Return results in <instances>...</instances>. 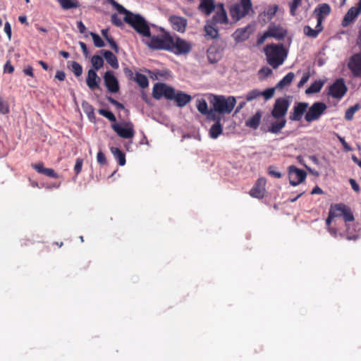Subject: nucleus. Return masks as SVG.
<instances>
[{"mask_svg": "<svg viewBox=\"0 0 361 361\" xmlns=\"http://www.w3.org/2000/svg\"><path fill=\"white\" fill-rule=\"evenodd\" d=\"M267 63L273 68H277L282 65L286 58L287 53L282 44H267L264 49Z\"/></svg>", "mask_w": 361, "mask_h": 361, "instance_id": "1", "label": "nucleus"}, {"mask_svg": "<svg viewBox=\"0 0 361 361\" xmlns=\"http://www.w3.org/2000/svg\"><path fill=\"white\" fill-rule=\"evenodd\" d=\"M209 102L212 106L218 111L219 114H230L234 109L236 99L233 96L225 97L223 95L211 94Z\"/></svg>", "mask_w": 361, "mask_h": 361, "instance_id": "2", "label": "nucleus"}, {"mask_svg": "<svg viewBox=\"0 0 361 361\" xmlns=\"http://www.w3.org/2000/svg\"><path fill=\"white\" fill-rule=\"evenodd\" d=\"M124 15L123 20L133 27L137 33L144 37H151L149 26L143 17L138 14H133L129 11H127Z\"/></svg>", "mask_w": 361, "mask_h": 361, "instance_id": "3", "label": "nucleus"}, {"mask_svg": "<svg viewBox=\"0 0 361 361\" xmlns=\"http://www.w3.org/2000/svg\"><path fill=\"white\" fill-rule=\"evenodd\" d=\"M172 44V36L165 33L161 36H152L147 45L152 49L170 51Z\"/></svg>", "mask_w": 361, "mask_h": 361, "instance_id": "4", "label": "nucleus"}, {"mask_svg": "<svg viewBox=\"0 0 361 361\" xmlns=\"http://www.w3.org/2000/svg\"><path fill=\"white\" fill-rule=\"evenodd\" d=\"M251 9V0H240V3L235 4L230 8V15L234 20L238 21L247 15Z\"/></svg>", "mask_w": 361, "mask_h": 361, "instance_id": "5", "label": "nucleus"}, {"mask_svg": "<svg viewBox=\"0 0 361 361\" xmlns=\"http://www.w3.org/2000/svg\"><path fill=\"white\" fill-rule=\"evenodd\" d=\"M111 127L121 138L132 139L135 136L134 125L130 121L112 123Z\"/></svg>", "mask_w": 361, "mask_h": 361, "instance_id": "6", "label": "nucleus"}, {"mask_svg": "<svg viewBox=\"0 0 361 361\" xmlns=\"http://www.w3.org/2000/svg\"><path fill=\"white\" fill-rule=\"evenodd\" d=\"M192 49V44L178 36H172V44L169 51L176 55L188 54Z\"/></svg>", "mask_w": 361, "mask_h": 361, "instance_id": "7", "label": "nucleus"}, {"mask_svg": "<svg viewBox=\"0 0 361 361\" xmlns=\"http://www.w3.org/2000/svg\"><path fill=\"white\" fill-rule=\"evenodd\" d=\"M327 106L321 102H314L307 111L305 115V119L307 122L310 123L319 119L321 116L324 113Z\"/></svg>", "mask_w": 361, "mask_h": 361, "instance_id": "8", "label": "nucleus"}, {"mask_svg": "<svg viewBox=\"0 0 361 361\" xmlns=\"http://www.w3.org/2000/svg\"><path fill=\"white\" fill-rule=\"evenodd\" d=\"M290 106L289 101L284 97H280L276 99L271 111V116L274 118H285Z\"/></svg>", "mask_w": 361, "mask_h": 361, "instance_id": "9", "label": "nucleus"}, {"mask_svg": "<svg viewBox=\"0 0 361 361\" xmlns=\"http://www.w3.org/2000/svg\"><path fill=\"white\" fill-rule=\"evenodd\" d=\"M173 88L168 86L165 83H156L152 90V96L156 99H160L165 97L169 100L173 99Z\"/></svg>", "mask_w": 361, "mask_h": 361, "instance_id": "10", "label": "nucleus"}, {"mask_svg": "<svg viewBox=\"0 0 361 361\" xmlns=\"http://www.w3.org/2000/svg\"><path fill=\"white\" fill-rule=\"evenodd\" d=\"M348 88L343 78L336 80L329 86L328 94L336 99H341L347 92Z\"/></svg>", "mask_w": 361, "mask_h": 361, "instance_id": "11", "label": "nucleus"}, {"mask_svg": "<svg viewBox=\"0 0 361 361\" xmlns=\"http://www.w3.org/2000/svg\"><path fill=\"white\" fill-rule=\"evenodd\" d=\"M288 171L289 183L293 186H296L302 183L307 176V173L304 170L300 169L293 165L288 167Z\"/></svg>", "mask_w": 361, "mask_h": 361, "instance_id": "12", "label": "nucleus"}, {"mask_svg": "<svg viewBox=\"0 0 361 361\" xmlns=\"http://www.w3.org/2000/svg\"><path fill=\"white\" fill-rule=\"evenodd\" d=\"M267 180L265 178H259L252 189L250 190L249 194L250 196L257 199H262L264 197L266 193L265 185Z\"/></svg>", "mask_w": 361, "mask_h": 361, "instance_id": "13", "label": "nucleus"}, {"mask_svg": "<svg viewBox=\"0 0 361 361\" xmlns=\"http://www.w3.org/2000/svg\"><path fill=\"white\" fill-rule=\"evenodd\" d=\"M348 67L355 78H361V54H355L351 56Z\"/></svg>", "mask_w": 361, "mask_h": 361, "instance_id": "14", "label": "nucleus"}, {"mask_svg": "<svg viewBox=\"0 0 361 361\" xmlns=\"http://www.w3.org/2000/svg\"><path fill=\"white\" fill-rule=\"evenodd\" d=\"M361 11V1H359L357 6L351 7L344 16L341 25L343 27L348 26L357 18Z\"/></svg>", "mask_w": 361, "mask_h": 361, "instance_id": "15", "label": "nucleus"}, {"mask_svg": "<svg viewBox=\"0 0 361 361\" xmlns=\"http://www.w3.org/2000/svg\"><path fill=\"white\" fill-rule=\"evenodd\" d=\"M308 104L306 102H298L293 109V111L290 113L289 119L290 121H299L302 119L305 112H307Z\"/></svg>", "mask_w": 361, "mask_h": 361, "instance_id": "16", "label": "nucleus"}, {"mask_svg": "<svg viewBox=\"0 0 361 361\" xmlns=\"http://www.w3.org/2000/svg\"><path fill=\"white\" fill-rule=\"evenodd\" d=\"M104 83L110 92L116 93L119 90L118 80L111 71H107L104 76Z\"/></svg>", "mask_w": 361, "mask_h": 361, "instance_id": "17", "label": "nucleus"}, {"mask_svg": "<svg viewBox=\"0 0 361 361\" xmlns=\"http://www.w3.org/2000/svg\"><path fill=\"white\" fill-rule=\"evenodd\" d=\"M172 27L174 30L180 32H184L187 26V20L180 16H172L169 18Z\"/></svg>", "mask_w": 361, "mask_h": 361, "instance_id": "18", "label": "nucleus"}, {"mask_svg": "<svg viewBox=\"0 0 361 361\" xmlns=\"http://www.w3.org/2000/svg\"><path fill=\"white\" fill-rule=\"evenodd\" d=\"M101 82L100 78L97 75L96 71L93 69H90L87 72V77L86 79L87 85L91 90L99 89V82Z\"/></svg>", "mask_w": 361, "mask_h": 361, "instance_id": "19", "label": "nucleus"}, {"mask_svg": "<svg viewBox=\"0 0 361 361\" xmlns=\"http://www.w3.org/2000/svg\"><path fill=\"white\" fill-rule=\"evenodd\" d=\"M33 168L38 173L43 174L47 177L53 178H59V176L54 171V169L50 168H45L42 162H38L36 164H31Z\"/></svg>", "mask_w": 361, "mask_h": 361, "instance_id": "20", "label": "nucleus"}, {"mask_svg": "<svg viewBox=\"0 0 361 361\" xmlns=\"http://www.w3.org/2000/svg\"><path fill=\"white\" fill-rule=\"evenodd\" d=\"M33 168L38 173L43 174L47 177L53 178H59V176L54 171V169L50 168H45L42 162H38L36 164H31Z\"/></svg>", "mask_w": 361, "mask_h": 361, "instance_id": "21", "label": "nucleus"}, {"mask_svg": "<svg viewBox=\"0 0 361 361\" xmlns=\"http://www.w3.org/2000/svg\"><path fill=\"white\" fill-rule=\"evenodd\" d=\"M173 99L174 100L176 105L179 107H183L185 106L188 103H189L192 99L190 94L184 93L181 91L176 92L173 88Z\"/></svg>", "mask_w": 361, "mask_h": 361, "instance_id": "22", "label": "nucleus"}, {"mask_svg": "<svg viewBox=\"0 0 361 361\" xmlns=\"http://www.w3.org/2000/svg\"><path fill=\"white\" fill-rule=\"evenodd\" d=\"M250 27L247 25L245 27L237 29L233 34L234 40L237 42H242L247 40L250 35Z\"/></svg>", "mask_w": 361, "mask_h": 361, "instance_id": "23", "label": "nucleus"}, {"mask_svg": "<svg viewBox=\"0 0 361 361\" xmlns=\"http://www.w3.org/2000/svg\"><path fill=\"white\" fill-rule=\"evenodd\" d=\"M216 8L217 11L212 18L213 22L214 23L226 24L228 23V17L224 8V4H219Z\"/></svg>", "mask_w": 361, "mask_h": 361, "instance_id": "24", "label": "nucleus"}, {"mask_svg": "<svg viewBox=\"0 0 361 361\" xmlns=\"http://www.w3.org/2000/svg\"><path fill=\"white\" fill-rule=\"evenodd\" d=\"M330 13L331 7L328 4H320L314 11V13L317 16V22H319V19L320 18L322 25L324 17L329 16Z\"/></svg>", "mask_w": 361, "mask_h": 361, "instance_id": "25", "label": "nucleus"}, {"mask_svg": "<svg viewBox=\"0 0 361 361\" xmlns=\"http://www.w3.org/2000/svg\"><path fill=\"white\" fill-rule=\"evenodd\" d=\"M323 30V26L321 24V19H319V22H317L315 29H312L309 25H305L303 27L304 34L310 38H317L318 35Z\"/></svg>", "mask_w": 361, "mask_h": 361, "instance_id": "26", "label": "nucleus"}, {"mask_svg": "<svg viewBox=\"0 0 361 361\" xmlns=\"http://www.w3.org/2000/svg\"><path fill=\"white\" fill-rule=\"evenodd\" d=\"M215 7L214 0H201L198 8L205 15L209 16L214 11Z\"/></svg>", "mask_w": 361, "mask_h": 361, "instance_id": "27", "label": "nucleus"}, {"mask_svg": "<svg viewBox=\"0 0 361 361\" xmlns=\"http://www.w3.org/2000/svg\"><path fill=\"white\" fill-rule=\"evenodd\" d=\"M101 53L104 56L106 62L114 69H117L119 67L117 57L111 51L108 50H102Z\"/></svg>", "mask_w": 361, "mask_h": 361, "instance_id": "28", "label": "nucleus"}, {"mask_svg": "<svg viewBox=\"0 0 361 361\" xmlns=\"http://www.w3.org/2000/svg\"><path fill=\"white\" fill-rule=\"evenodd\" d=\"M277 121L272 122L269 128V132L278 134L285 127L286 119L285 118H276Z\"/></svg>", "mask_w": 361, "mask_h": 361, "instance_id": "29", "label": "nucleus"}, {"mask_svg": "<svg viewBox=\"0 0 361 361\" xmlns=\"http://www.w3.org/2000/svg\"><path fill=\"white\" fill-rule=\"evenodd\" d=\"M262 116V114L261 111H257L254 116H252L245 121V126L247 127L256 130L260 124Z\"/></svg>", "mask_w": 361, "mask_h": 361, "instance_id": "30", "label": "nucleus"}, {"mask_svg": "<svg viewBox=\"0 0 361 361\" xmlns=\"http://www.w3.org/2000/svg\"><path fill=\"white\" fill-rule=\"evenodd\" d=\"M267 31L270 37H274L277 39H281L286 35V32L279 27H269Z\"/></svg>", "mask_w": 361, "mask_h": 361, "instance_id": "31", "label": "nucleus"}, {"mask_svg": "<svg viewBox=\"0 0 361 361\" xmlns=\"http://www.w3.org/2000/svg\"><path fill=\"white\" fill-rule=\"evenodd\" d=\"M111 152L113 154L114 158L118 161L120 166H124L126 164V156L125 154L117 147H111Z\"/></svg>", "mask_w": 361, "mask_h": 361, "instance_id": "32", "label": "nucleus"}, {"mask_svg": "<svg viewBox=\"0 0 361 361\" xmlns=\"http://www.w3.org/2000/svg\"><path fill=\"white\" fill-rule=\"evenodd\" d=\"M324 85V81L319 80L314 81L310 86L305 90V93L311 94L319 92Z\"/></svg>", "mask_w": 361, "mask_h": 361, "instance_id": "33", "label": "nucleus"}, {"mask_svg": "<svg viewBox=\"0 0 361 361\" xmlns=\"http://www.w3.org/2000/svg\"><path fill=\"white\" fill-rule=\"evenodd\" d=\"M223 132V127L221 122L214 123L210 128L209 136L212 139H216Z\"/></svg>", "mask_w": 361, "mask_h": 361, "instance_id": "34", "label": "nucleus"}, {"mask_svg": "<svg viewBox=\"0 0 361 361\" xmlns=\"http://www.w3.org/2000/svg\"><path fill=\"white\" fill-rule=\"evenodd\" d=\"M82 108L90 121H92L95 118L94 108L92 104L86 101H84L82 103Z\"/></svg>", "mask_w": 361, "mask_h": 361, "instance_id": "35", "label": "nucleus"}, {"mask_svg": "<svg viewBox=\"0 0 361 361\" xmlns=\"http://www.w3.org/2000/svg\"><path fill=\"white\" fill-rule=\"evenodd\" d=\"M347 207L348 206L345 204L339 203L331 205L329 210L336 217H339L341 216L342 213L344 212L343 210H345Z\"/></svg>", "mask_w": 361, "mask_h": 361, "instance_id": "36", "label": "nucleus"}, {"mask_svg": "<svg viewBox=\"0 0 361 361\" xmlns=\"http://www.w3.org/2000/svg\"><path fill=\"white\" fill-rule=\"evenodd\" d=\"M294 77V73L293 72H289L278 82L276 87L282 89L286 86H288L292 82Z\"/></svg>", "mask_w": 361, "mask_h": 361, "instance_id": "37", "label": "nucleus"}, {"mask_svg": "<svg viewBox=\"0 0 361 361\" xmlns=\"http://www.w3.org/2000/svg\"><path fill=\"white\" fill-rule=\"evenodd\" d=\"M134 80L137 83V85L145 89L148 87L149 81L146 75L144 74L136 73L135 76L134 78Z\"/></svg>", "mask_w": 361, "mask_h": 361, "instance_id": "38", "label": "nucleus"}, {"mask_svg": "<svg viewBox=\"0 0 361 361\" xmlns=\"http://www.w3.org/2000/svg\"><path fill=\"white\" fill-rule=\"evenodd\" d=\"M59 2L61 7L66 10L78 8L80 6V3L77 0H59Z\"/></svg>", "mask_w": 361, "mask_h": 361, "instance_id": "39", "label": "nucleus"}, {"mask_svg": "<svg viewBox=\"0 0 361 361\" xmlns=\"http://www.w3.org/2000/svg\"><path fill=\"white\" fill-rule=\"evenodd\" d=\"M221 114L219 113L218 111H215V109L212 107L209 109V112L205 115L207 116V118L209 121H212L214 123L221 122Z\"/></svg>", "mask_w": 361, "mask_h": 361, "instance_id": "40", "label": "nucleus"}, {"mask_svg": "<svg viewBox=\"0 0 361 361\" xmlns=\"http://www.w3.org/2000/svg\"><path fill=\"white\" fill-rule=\"evenodd\" d=\"M91 63L93 70L98 71L104 66V60L102 56L99 55H94L91 59Z\"/></svg>", "mask_w": 361, "mask_h": 361, "instance_id": "41", "label": "nucleus"}, {"mask_svg": "<svg viewBox=\"0 0 361 361\" xmlns=\"http://www.w3.org/2000/svg\"><path fill=\"white\" fill-rule=\"evenodd\" d=\"M204 30L206 32L205 36L210 39H215L218 37V30L214 26L211 25H206L204 26Z\"/></svg>", "mask_w": 361, "mask_h": 361, "instance_id": "42", "label": "nucleus"}, {"mask_svg": "<svg viewBox=\"0 0 361 361\" xmlns=\"http://www.w3.org/2000/svg\"><path fill=\"white\" fill-rule=\"evenodd\" d=\"M68 68H71V70L76 77H80L82 73V66L76 61L71 62V65L68 66Z\"/></svg>", "mask_w": 361, "mask_h": 361, "instance_id": "43", "label": "nucleus"}, {"mask_svg": "<svg viewBox=\"0 0 361 361\" xmlns=\"http://www.w3.org/2000/svg\"><path fill=\"white\" fill-rule=\"evenodd\" d=\"M360 109V105L356 104L350 107H349L345 114V118L347 121H351L353 118L354 114L356 111Z\"/></svg>", "mask_w": 361, "mask_h": 361, "instance_id": "44", "label": "nucleus"}, {"mask_svg": "<svg viewBox=\"0 0 361 361\" xmlns=\"http://www.w3.org/2000/svg\"><path fill=\"white\" fill-rule=\"evenodd\" d=\"M197 109L203 115H206L209 111L207 103L204 99L197 100Z\"/></svg>", "mask_w": 361, "mask_h": 361, "instance_id": "45", "label": "nucleus"}, {"mask_svg": "<svg viewBox=\"0 0 361 361\" xmlns=\"http://www.w3.org/2000/svg\"><path fill=\"white\" fill-rule=\"evenodd\" d=\"M98 113L100 115L106 118L110 121L113 122L114 123H116V118L115 115L111 111L104 109H100L98 110Z\"/></svg>", "mask_w": 361, "mask_h": 361, "instance_id": "46", "label": "nucleus"}, {"mask_svg": "<svg viewBox=\"0 0 361 361\" xmlns=\"http://www.w3.org/2000/svg\"><path fill=\"white\" fill-rule=\"evenodd\" d=\"M90 35L92 37L93 42H94V44L96 47L101 48L105 45L104 41L99 37V35H97V33L92 32H90Z\"/></svg>", "mask_w": 361, "mask_h": 361, "instance_id": "47", "label": "nucleus"}, {"mask_svg": "<svg viewBox=\"0 0 361 361\" xmlns=\"http://www.w3.org/2000/svg\"><path fill=\"white\" fill-rule=\"evenodd\" d=\"M302 0H293L289 3L290 13L291 16H294L296 14V11L298 6L301 4Z\"/></svg>", "mask_w": 361, "mask_h": 361, "instance_id": "48", "label": "nucleus"}, {"mask_svg": "<svg viewBox=\"0 0 361 361\" xmlns=\"http://www.w3.org/2000/svg\"><path fill=\"white\" fill-rule=\"evenodd\" d=\"M106 1L112 5L120 14H125V13H126L128 11L122 5L117 3L115 0H106Z\"/></svg>", "mask_w": 361, "mask_h": 361, "instance_id": "49", "label": "nucleus"}, {"mask_svg": "<svg viewBox=\"0 0 361 361\" xmlns=\"http://www.w3.org/2000/svg\"><path fill=\"white\" fill-rule=\"evenodd\" d=\"M261 94L262 93L259 90H252L246 94L245 99L247 102H251L261 96Z\"/></svg>", "mask_w": 361, "mask_h": 361, "instance_id": "50", "label": "nucleus"}, {"mask_svg": "<svg viewBox=\"0 0 361 361\" xmlns=\"http://www.w3.org/2000/svg\"><path fill=\"white\" fill-rule=\"evenodd\" d=\"M343 212H344L342 213L341 216L343 218V219L345 222H350V221H354L353 214L351 212V209L348 207Z\"/></svg>", "mask_w": 361, "mask_h": 361, "instance_id": "51", "label": "nucleus"}, {"mask_svg": "<svg viewBox=\"0 0 361 361\" xmlns=\"http://www.w3.org/2000/svg\"><path fill=\"white\" fill-rule=\"evenodd\" d=\"M278 6L274 5L267 8L266 11L264 12V15L267 16L268 20H271L277 12Z\"/></svg>", "mask_w": 361, "mask_h": 361, "instance_id": "52", "label": "nucleus"}, {"mask_svg": "<svg viewBox=\"0 0 361 361\" xmlns=\"http://www.w3.org/2000/svg\"><path fill=\"white\" fill-rule=\"evenodd\" d=\"M271 69H270L269 67L264 66L259 71L258 75L261 78L264 79L265 78L271 75Z\"/></svg>", "mask_w": 361, "mask_h": 361, "instance_id": "53", "label": "nucleus"}, {"mask_svg": "<svg viewBox=\"0 0 361 361\" xmlns=\"http://www.w3.org/2000/svg\"><path fill=\"white\" fill-rule=\"evenodd\" d=\"M10 111L8 103L0 97V114H7Z\"/></svg>", "mask_w": 361, "mask_h": 361, "instance_id": "54", "label": "nucleus"}, {"mask_svg": "<svg viewBox=\"0 0 361 361\" xmlns=\"http://www.w3.org/2000/svg\"><path fill=\"white\" fill-rule=\"evenodd\" d=\"M350 226L348 225L346 226V232L345 234V238L348 240H356L359 238V235L357 233L352 234L350 231Z\"/></svg>", "mask_w": 361, "mask_h": 361, "instance_id": "55", "label": "nucleus"}, {"mask_svg": "<svg viewBox=\"0 0 361 361\" xmlns=\"http://www.w3.org/2000/svg\"><path fill=\"white\" fill-rule=\"evenodd\" d=\"M111 22L117 27H122L123 25V20L119 18L116 13L111 15Z\"/></svg>", "mask_w": 361, "mask_h": 361, "instance_id": "56", "label": "nucleus"}, {"mask_svg": "<svg viewBox=\"0 0 361 361\" xmlns=\"http://www.w3.org/2000/svg\"><path fill=\"white\" fill-rule=\"evenodd\" d=\"M275 89L274 88H268L266 90L261 92L262 96H264L266 100L271 99L274 94Z\"/></svg>", "mask_w": 361, "mask_h": 361, "instance_id": "57", "label": "nucleus"}, {"mask_svg": "<svg viewBox=\"0 0 361 361\" xmlns=\"http://www.w3.org/2000/svg\"><path fill=\"white\" fill-rule=\"evenodd\" d=\"M83 160L82 159H77L75 161V164L74 166V171L76 175H78L81 171L82 167Z\"/></svg>", "mask_w": 361, "mask_h": 361, "instance_id": "58", "label": "nucleus"}, {"mask_svg": "<svg viewBox=\"0 0 361 361\" xmlns=\"http://www.w3.org/2000/svg\"><path fill=\"white\" fill-rule=\"evenodd\" d=\"M97 162L101 165H104L106 164V159L105 154L102 152L99 151L97 155Z\"/></svg>", "mask_w": 361, "mask_h": 361, "instance_id": "59", "label": "nucleus"}, {"mask_svg": "<svg viewBox=\"0 0 361 361\" xmlns=\"http://www.w3.org/2000/svg\"><path fill=\"white\" fill-rule=\"evenodd\" d=\"M108 43L109 44L111 48L116 52V53H118V51H119V47L117 44V43L114 41V39L110 37L109 38H108L107 39H106Z\"/></svg>", "mask_w": 361, "mask_h": 361, "instance_id": "60", "label": "nucleus"}, {"mask_svg": "<svg viewBox=\"0 0 361 361\" xmlns=\"http://www.w3.org/2000/svg\"><path fill=\"white\" fill-rule=\"evenodd\" d=\"M268 173L271 176H273L276 178H280L282 176L281 173L279 171H275L274 167L272 166L269 167Z\"/></svg>", "mask_w": 361, "mask_h": 361, "instance_id": "61", "label": "nucleus"}, {"mask_svg": "<svg viewBox=\"0 0 361 361\" xmlns=\"http://www.w3.org/2000/svg\"><path fill=\"white\" fill-rule=\"evenodd\" d=\"M309 78H310V73H304L302 78L300 79V80L299 81V82L298 84V87L299 88L302 87L308 81Z\"/></svg>", "mask_w": 361, "mask_h": 361, "instance_id": "62", "label": "nucleus"}, {"mask_svg": "<svg viewBox=\"0 0 361 361\" xmlns=\"http://www.w3.org/2000/svg\"><path fill=\"white\" fill-rule=\"evenodd\" d=\"M270 37L268 33V31L267 30L262 35H260L257 37V45L262 44L264 41L268 38Z\"/></svg>", "mask_w": 361, "mask_h": 361, "instance_id": "63", "label": "nucleus"}, {"mask_svg": "<svg viewBox=\"0 0 361 361\" xmlns=\"http://www.w3.org/2000/svg\"><path fill=\"white\" fill-rule=\"evenodd\" d=\"M108 101L113 105L116 106L118 109H123L124 106L117 100L114 99V98L109 97L107 98Z\"/></svg>", "mask_w": 361, "mask_h": 361, "instance_id": "64", "label": "nucleus"}]
</instances>
